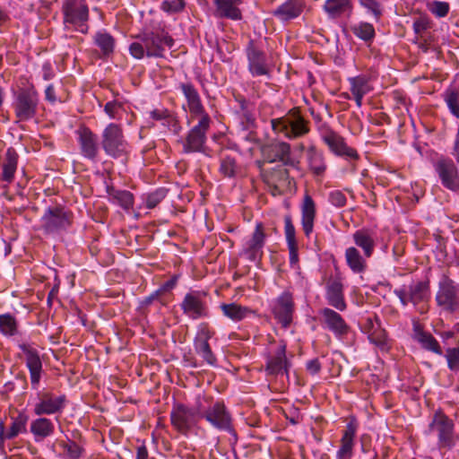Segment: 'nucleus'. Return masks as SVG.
<instances>
[{"label": "nucleus", "instance_id": "1", "mask_svg": "<svg viewBox=\"0 0 459 459\" xmlns=\"http://www.w3.org/2000/svg\"><path fill=\"white\" fill-rule=\"evenodd\" d=\"M137 41L129 47V52L133 57L142 59L148 57H162L166 48H172L174 39L165 30L148 31L139 34Z\"/></svg>", "mask_w": 459, "mask_h": 459}, {"label": "nucleus", "instance_id": "2", "mask_svg": "<svg viewBox=\"0 0 459 459\" xmlns=\"http://www.w3.org/2000/svg\"><path fill=\"white\" fill-rule=\"evenodd\" d=\"M204 402H207L204 394L195 397V408L184 404H175L170 412L171 425L184 436H187L197 425L198 420L204 411Z\"/></svg>", "mask_w": 459, "mask_h": 459}, {"label": "nucleus", "instance_id": "3", "mask_svg": "<svg viewBox=\"0 0 459 459\" xmlns=\"http://www.w3.org/2000/svg\"><path fill=\"white\" fill-rule=\"evenodd\" d=\"M271 126L276 134H281L288 139L301 137L309 131L305 119L295 110L281 117L272 119Z\"/></svg>", "mask_w": 459, "mask_h": 459}, {"label": "nucleus", "instance_id": "4", "mask_svg": "<svg viewBox=\"0 0 459 459\" xmlns=\"http://www.w3.org/2000/svg\"><path fill=\"white\" fill-rule=\"evenodd\" d=\"M39 98L33 84L18 90L14 94L13 109L19 121H28L36 116Z\"/></svg>", "mask_w": 459, "mask_h": 459}, {"label": "nucleus", "instance_id": "5", "mask_svg": "<svg viewBox=\"0 0 459 459\" xmlns=\"http://www.w3.org/2000/svg\"><path fill=\"white\" fill-rule=\"evenodd\" d=\"M63 13L66 29L72 26L81 33H87L89 8L85 0H65L63 4Z\"/></svg>", "mask_w": 459, "mask_h": 459}, {"label": "nucleus", "instance_id": "6", "mask_svg": "<svg viewBox=\"0 0 459 459\" xmlns=\"http://www.w3.org/2000/svg\"><path fill=\"white\" fill-rule=\"evenodd\" d=\"M207 402H204V411L201 418L205 419L213 428L221 431H226L236 437L232 418L225 404L221 402H216L210 404L211 398L207 397Z\"/></svg>", "mask_w": 459, "mask_h": 459}, {"label": "nucleus", "instance_id": "7", "mask_svg": "<svg viewBox=\"0 0 459 459\" xmlns=\"http://www.w3.org/2000/svg\"><path fill=\"white\" fill-rule=\"evenodd\" d=\"M429 430L437 436L440 448H452L456 443L455 423L441 411L434 413Z\"/></svg>", "mask_w": 459, "mask_h": 459}, {"label": "nucleus", "instance_id": "8", "mask_svg": "<svg viewBox=\"0 0 459 459\" xmlns=\"http://www.w3.org/2000/svg\"><path fill=\"white\" fill-rule=\"evenodd\" d=\"M101 146L107 155L118 158L126 153L127 142L119 125L110 123L102 132Z\"/></svg>", "mask_w": 459, "mask_h": 459}, {"label": "nucleus", "instance_id": "9", "mask_svg": "<svg viewBox=\"0 0 459 459\" xmlns=\"http://www.w3.org/2000/svg\"><path fill=\"white\" fill-rule=\"evenodd\" d=\"M66 396L49 391L38 392L32 411L36 416L61 414L66 406Z\"/></svg>", "mask_w": 459, "mask_h": 459}, {"label": "nucleus", "instance_id": "10", "mask_svg": "<svg viewBox=\"0 0 459 459\" xmlns=\"http://www.w3.org/2000/svg\"><path fill=\"white\" fill-rule=\"evenodd\" d=\"M436 302L448 313L459 311V285L448 277H443L438 284Z\"/></svg>", "mask_w": 459, "mask_h": 459}, {"label": "nucleus", "instance_id": "11", "mask_svg": "<svg viewBox=\"0 0 459 459\" xmlns=\"http://www.w3.org/2000/svg\"><path fill=\"white\" fill-rule=\"evenodd\" d=\"M214 331L207 323H202L197 326L196 334L194 338V349L203 360L212 367L218 366V359L212 351L209 341L213 337Z\"/></svg>", "mask_w": 459, "mask_h": 459}, {"label": "nucleus", "instance_id": "12", "mask_svg": "<svg viewBox=\"0 0 459 459\" xmlns=\"http://www.w3.org/2000/svg\"><path fill=\"white\" fill-rule=\"evenodd\" d=\"M433 167L444 187L453 192L459 191V169L451 159L441 157Z\"/></svg>", "mask_w": 459, "mask_h": 459}, {"label": "nucleus", "instance_id": "13", "mask_svg": "<svg viewBox=\"0 0 459 459\" xmlns=\"http://www.w3.org/2000/svg\"><path fill=\"white\" fill-rule=\"evenodd\" d=\"M394 293L403 307L409 303L417 306L428 300L430 295L429 285L426 281H418L409 286H402L395 289Z\"/></svg>", "mask_w": 459, "mask_h": 459}, {"label": "nucleus", "instance_id": "14", "mask_svg": "<svg viewBox=\"0 0 459 459\" xmlns=\"http://www.w3.org/2000/svg\"><path fill=\"white\" fill-rule=\"evenodd\" d=\"M211 118L209 115H204L196 126L187 134L183 144L184 152H202L206 142V133L210 128Z\"/></svg>", "mask_w": 459, "mask_h": 459}, {"label": "nucleus", "instance_id": "15", "mask_svg": "<svg viewBox=\"0 0 459 459\" xmlns=\"http://www.w3.org/2000/svg\"><path fill=\"white\" fill-rule=\"evenodd\" d=\"M19 348L24 355V362L30 372L31 387L38 390L43 375V365L39 351L27 343L19 344Z\"/></svg>", "mask_w": 459, "mask_h": 459}, {"label": "nucleus", "instance_id": "16", "mask_svg": "<svg viewBox=\"0 0 459 459\" xmlns=\"http://www.w3.org/2000/svg\"><path fill=\"white\" fill-rule=\"evenodd\" d=\"M205 292L193 290L186 294L180 307L183 313L193 320L209 316Z\"/></svg>", "mask_w": 459, "mask_h": 459}, {"label": "nucleus", "instance_id": "17", "mask_svg": "<svg viewBox=\"0 0 459 459\" xmlns=\"http://www.w3.org/2000/svg\"><path fill=\"white\" fill-rule=\"evenodd\" d=\"M71 224L70 214L60 207L48 208L41 218V227L48 234L59 233Z\"/></svg>", "mask_w": 459, "mask_h": 459}, {"label": "nucleus", "instance_id": "18", "mask_svg": "<svg viewBox=\"0 0 459 459\" xmlns=\"http://www.w3.org/2000/svg\"><path fill=\"white\" fill-rule=\"evenodd\" d=\"M290 362L286 356V343L281 342L273 345L266 358V372L269 375L288 374Z\"/></svg>", "mask_w": 459, "mask_h": 459}, {"label": "nucleus", "instance_id": "19", "mask_svg": "<svg viewBox=\"0 0 459 459\" xmlns=\"http://www.w3.org/2000/svg\"><path fill=\"white\" fill-rule=\"evenodd\" d=\"M294 310L293 294L290 290H284L273 300V314L283 327H288L292 322Z\"/></svg>", "mask_w": 459, "mask_h": 459}, {"label": "nucleus", "instance_id": "20", "mask_svg": "<svg viewBox=\"0 0 459 459\" xmlns=\"http://www.w3.org/2000/svg\"><path fill=\"white\" fill-rule=\"evenodd\" d=\"M321 137L330 151L336 156L344 157L350 160L359 159L357 151L348 146L344 138L336 132L327 129L322 134Z\"/></svg>", "mask_w": 459, "mask_h": 459}, {"label": "nucleus", "instance_id": "21", "mask_svg": "<svg viewBox=\"0 0 459 459\" xmlns=\"http://www.w3.org/2000/svg\"><path fill=\"white\" fill-rule=\"evenodd\" d=\"M264 241L265 233L262 223L258 222L252 236L244 240L241 254L250 261L257 260L263 255Z\"/></svg>", "mask_w": 459, "mask_h": 459}, {"label": "nucleus", "instance_id": "22", "mask_svg": "<svg viewBox=\"0 0 459 459\" xmlns=\"http://www.w3.org/2000/svg\"><path fill=\"white\" fill-rule=\"evenodd\" d=\"M319 315L324 328L332 332L336 338L340 339L348 333L350 326L342 316L333 309L324 307L319 311Z\"/></svg>", "mask_w": 459, "mask_h": 459}, {"label": "nucleus", "instance_id": "23", "mask_svg": "<svg viewBox=\"0 0 459 459\" xmlns=\"http://www.w3.org/2000/svg\"><path fill=\"white\" fill-rule=\"evenodd\" d=\"M358 422L351 418L342 432L340 447L336 452V459H351L354 454L355 438L358 431Z\"/></svg>", "mask_w": 459, "mask_h": 459}, {"label": "nucleus", "instance_id": "24", "mask_svg": "<svg viewBox=\"0 0 459 459\" xmlns=\"http://www.w3.org/2000/svg\"><path fill=\"white\" fill-rule=\"evenodd\" d=\"M82 155L95 160L99 153L98 137L89 128L82 127L76 132Z\"/></svg>", "mask_w": 459, "mask_h": 459}, {"label": "nucleus", "instance_id": "25", "mask_svg": "<svg viewBox=\"0 0 459 459\" xmlns=\"http://www.w3.org/2000/svg\"><path fill=\"white\" fill-rule=\"evenodd\" d=\"M325 299L329 306L344 311L347 304L344 299L343 284L339 278L330 279L325 286Z\"/></svg>", "mask_w": 459, "mask_h": 459}, {"label": "nucleus", "instance_id": "26", "mask_svg": "<svg viewBox=\"0 0 459 459\" xmlns=\"http://www.w3.org/2000/svg\"><path fill=\"white\" fill-rule=\"evenodd\" d=\"M356 247H359L366 257H371L377 246V234L372 230L362 228L352 234Z\"/></svg>", "mask_w": 459, "mask_h": 459}, {"label": "nucleus", "instance_id": "27", "mask_svg": "<svg viewBox=\"0 0 459 459\" xmlns=\"http://www.w3.org/2000/svg\"><path fill=\"white\" fill-rule=\"evenodd\" d=\"M216 7L215 15L219 18L239 21L242 19V12L239 5L245 0H212Z\"/></svg>", "mask_w": 459, "mask_h": 459}, {"label": "nucleus", "instance_id": "28", "mask_svg": "<svg viewBox=\"0 0 459 459\" xmlns=\"http://www.w3.org/2000/svg\"><path fill=\"white\" fill-rule=\"evenodd\" d=\"M304 0H287L275 10L273 14L281 22H287L298 18L305 8Z\"/></svg>", "mask_w": 459, "mask_h": 459}, {"label": "nucleus", "instance_id": "29", "mask_svg": "<svg viewBox=\"0 0 459 459\" xmlns=\"http://www.w3.org/2000/svg\"><path fill=\"white\" fill-rule=\"evenodd\" d=\"M248 59V70L253 76L266 75L269 73L265 54L256 48L254 45H250L247 50Z\"/></svg>", "mask_w": 459, "mask_h": 459}, {"label": "nucleus", "instance_id": "30", "mask_svg": "<svg viewBox=\"0 0 459 459\" xmlns=\"http://www.w3.org/2000/svg\"><path fill=\"white\" fill-rule=\"evenodd\" d=\"M301 226L304 234L309 238L314 230V223L316 214V204L309 195H305L300 207Z\"/></svg>", "mask_w": 459, "mask_h": 459}, {"label": "nucleus", "instance_id": "31", "mask_svg": "<svg viewBox=\"0 0 459 459\" xmlns=\"http://www.w3.org/2000/svg\"><path fill=\"white\" fill-rule=\"evenodd\" d=\"M180 89L187 100L189 111L193 117H203L208 115L201 102V99L197 90L191 83H181Z\"/></svg>", "mask_w": 459, "mask_h": 459}, {"label": "nucleus", "instance_id": "32", "mask_svg": "<svg viewBox=\"0 0 459 459\" xmlns=\"http://www.w3.org/2000/svg\"><path fill=\"white\" fill-rule=\"evenodd\" d=\"M30 431L34 437V441L40 442L54 434L55 425L50 419L38 416L30 422Z\"/></svg>", "mask_w": 459, "mask_h": 459}, {"label": "nucleus", "instance_id": "33", "mask_svg": "<svg viewBox=\"0 0 459 459\" xmlns=\"http://www.w3.org/2000/svg\"><path fill=\"white\" fill-rule=\"evenodd\" d=\"M323 9L330 19L349 17L353 9L352 0H325Z\"/></svg>", "mask_w": 459, "mask_h": 459}, {"label": "nucleus", "instance_id": "34", "mask_svg": "<svg viewBox=\"0 0 459 459\" xmlns=\"http://www.w3.org/2000/svg\"><path fill=\"white\" fill-rule=\"evenodd\" d=\"M348 81L356 105L360 108L362 106L363 97L372 90L368 78L365 75H358L349 78Z\"/></svg>", "mask_w": 459, "mask_h": 459}, {"label": "nucleus", "instance_id": "35", "mask_svg": "<svg viewBox=\"0 0 459 459\" xmlns=\"http://www.w3.org/2000/svg\"><path fill=\"white\" fill-rule=\"evenodd\" d=\"M413 339L418 342L423 349L437 355H442L439 342L432 334L424 332L419 324L413 325Z\"/></svg>", "mask_w": 459, "mask_h": 459}, {"label": "nucleus", "instance_id": "36", "mask_svg": "<svg viewBox=\"0 0 459 459\" xmlns=\"http://www.w3.org/2000/svg\"><path fill=\"white\" fill-rule=\"evenodd\" d=\"M368 258L356 247H349L345 250L346 264L354 273H361L366 271Z\"/></svg>", "mask_w": 459, "mask_h": 459}, {"label": "nucleus", "instance_id": "37", "mask_svg": "<svg viewBox=\"0 0 459 459\" xmlns=\"http://www.w3.org/2000/svg\"><path fill=\"white\" fill-rule=\"evenodd\" d=\"M108 195L109 202L119 205L125 211H129L134 206V195L127 190L110 188L108 189Z\"/></svg>", "mask_w": 459, "mask_h": 459}, {"label": "nucleus", "instance_id": "38", "mask_svg": "<svg viewBox=\"0 0 459 459\" xmlns=\"http://www.w3.org/2000/svg\"><path fill=\"white\" fill-rule=\"evenodd\" d=\"M149 117L152 120L159 121L160 124L178 134L180 126L174 116L167 108H155L149 112Z\"/></svg>", "mask_w": 459, "mask_h": 459}, {"label": "nucleus", "instance_id": "39", "mask_svg": "<svg viewBox=\"0 0 459 459\" xmlns=\"http://www.w3.org/2000/svg\"><path fill=\"white\" fill-rule=\"evenodd\" d=\"M220 307L223 316L234 322H239L252 313V310L247 307H244L237 303H222Z\"/></svg>", "mask_w": 459, "mask_h": 459}, {"label": "nucleus", "instance_id": "40", "mask_svg": "<svg viewBox=\"0 0 459 459\" xmlns=\"http://www.w3.org/2000/svg\"><path fill=\"white\" fill-rule=\"evenodd\" d=\"M18 157L14 151L9 149L6 152L5 159L3 163L2 179L7 183L13 180L17 169Z\"/></svg>", "mask_w": 459, "mask_h": 459}, {"label": "nucleus", "instance_id": "41", "mask_svg": "<svg viewBox=\"0 0 459 459\" xmlns=\"http://www.w3.org/2000/svg\"><path fill=\"white\" fill-rule=\"evenodd\" d=\"M28 420L29 417L23 412H20L16 417L12 418L10 429L4 434V437L13 439L19 434L26 433Z\"/></svg>", "mask_w": 459, "mask_h": 459}, {"label": "nucleus", "instance_id": "42", "mask_svg": "<svg viewBox=\"0 0 459 459\" xmlns=\"http://www.w3.org/2000/svg\"><path fill=\"white\" fill-rule=\"evenodd\" d=\"M273 152V155L271 157L267 155V160L269 162H274L276 160H284L289 158L290 153V146L289 143L284 142H277L269 145L264 152Z\"/></svg>", "mask_w": 459, "mask_h": 459}, {"label": "nucleus", "instance_id": "43", "mask_svg": "<svg viewBox=\"0 0 459 459\" xmlns=\"http://www.w3.org/2000/svg\"><path fill=\"white\" fill-rule=\"evenodd\" d=\"M18 333V322L10 313L0 315V333L11 337Z\"/></svg>", "mask_w": 459, "mask_h": 459}, {"label": "nucleus", "instance_id": "44", "mask_svg": "<svg viewBox=\"0 0 459 459\" xmlns=\"http://www.w3.org/2000/svg\"><path fill=\"white\" fill-rule=\"evenodd\" d=\"M94 43L100 48L104 56H108L114 51L115 40L106 31H98L94 36Z\"/></svg>", "mask_w": 459, "mask_h": 459}, {"label": "nucleus", "instance_id": "45", "mask_svg": "<svg viewBox=\"0 0 459 459\" xmlns=\"http://www.w3.org/2000/svg\"><path fill=\"white\" fill-rule=\"evenodd\" d=\"M308 162L311 170L316 176H321L325 171L326 165L324 155L315 148H310L308 150Z\"/></svg>", "mask_w": 459, "mask_h": 459}, {"label": "nucleus", "instance_id": "46", "mask_svg": "<svg viewBox=\"0 0 459 459\" xmlns=\"http://www.w3.org/2000/svg\"><path fill=\"white\" fill-rule=\"evenodd\" d=\"M239 167L236 159L228 154H222L221 157L220 172L226 178H234L238 172Z\"/></svg>", "mask_w": 459, "mask_h": 459}, {"label": "nucleus", "instance_id": "47", "mask_svg": "<svg viewBox=\"0 0 459 459\" xmlns=\"http://www.w3.org/2000/svg\"><path fill=\"white\" fill-rule=\"evenodd\" d=\"M359 5L365 9L366 13L373 17L375 22H378L384 12L383 5L377 0H358Z\"/></svg>", "mask_w": 459, "mask_h": 459}, {"label": "nucleus", "instance_id": "48", "mask_svg": "<svg viewBox=\"0 0 459 459\" xmlns=\"http://www.w3.org/2000/svg\"><path fill=\"white\" fill-rule=\"evenodd\" d=\"M351 30L357 38L364 41H369L375 37L374 26L369 22H360L353 25Z\"/></svg>", "mask_w": 459, "mask_h": 459}, {"label": "nucleus", "instance_id": "49", "mask_svg": "<svg viewBox=\"0 0 459 459\" xmlns=\"http://www.w3.org/2000/svg\"><path fill=\"white\" fill-rule=\"evenodd\" d=\"M444 100L449 111L455 117H459V91L455 88H448L444 92Z\"/></svg>", "mask_w": 459, "mask_h": 459}, {"label": "nucleus", "instance_id": "50", "mask_svg": "<svg viewBox=\"0 0 459 459\" xmlns=\"http://www.w3.org/2000/svg\"><path fill=\"white\" fill-rule=\"evenodd\" d=\"M284 234L287 247L299 246L296 238V230L290 215L284 217Z\"/></svg>", "mask_w": 459, "mask_h": 459}, {"label": "nucleus", "instance_id": "51", "mask_svg": "<svg viewBox=\"0 0 459 459\" xmlns=\"http://www.w3.org/2000/svg\"><path fill=\"white\" fill-rule=\"evenodd\" d=\"M428 10L436 17L443 18L449 13V4L443 1H432L427 4Z\"/></svg>", "mask_w": 459, "mask_h": 459}, {"label": "nucleus", "instance_id": "52", "mask_svg": "<svg viewBox=\"0 0 459 459\" xmlns=\"http://www.w3.org/2000/svg\"><path fill=\"white\" fill-rule=\"evenodd\" d=\"M445 358L447 368L453 372H459V347L446 349Z\"/></svg>", "mask_w": 459, "mask_h": 459}, {"label": "nucleus", "instance_id": "53", "mask_svg": "<svg viewBox=\"0 0 459 459\" xmlns=\"http://www.w3.org/2000/svg\"><path fill=\"white\" fill-rule=\"evenodd\" d=\"M167 195V190L164 188H159L154 192L148 194L145 197V205L148 209H153L156 207Z\"/></svg>", "mask_w": 459, "mask_h": 459}, {"label": "nucleus", "instance_id": "54", "mask_svg": "<svg viewBox=\"0 0 459 459\" xmlns=\"http://www.w3.org/2000/svg\"><path fill=\"white\" fill-rule=\"evenodd\" d=\"M186 3L184 0H164L160 8L167 13L173 14L184 10Z\"/></svg>", "mask_w": 459, "mask_h": 459}, {"label": "nucleus", "instance_id": "55", "mask_svg": "<svg viewBox=\"0 0 459 459\" xmlns=\"http://www.w3.org/2000/svg\"><path fill=\"white\" fill-rule=\"evenodd\" d=\"M328 201L332 205L341 208L346 204L347 198L341 190H333L329 193Z\"/></svg>", "mask_w": 459, "mask_h": 459}, {"label": "nucleus", "instance_id": "56", "mask_svg": "<svg viewBox=\"0 0 459 459\" xmlns=\"http://www.w3.org/2000/svg\"><path fill=\"white\" fill-rule=\"evenodd\" d=\"M430 26L429 18L422 16L415 20L412 25L413 31L417 35H420L422 32L427 30Z\"/></svg>", "mask_w": 459, "mask_h": 459}, {"label": "nucleus", "instance_id": "57", "mask_svg": "<svg viewBox=\"0 0 459 459\" xmlns=\"http://www.w3.org/2000/svg\"><path fill=\"white\" fill-rule=\"evenodd\" d=\"M368 339L372 343L376 344L382 350L387 348V339L384 332L371 333L368 335Z\"/></svg>", "mask_w": 459, "mask_h": 459}, {"label": "nucleus", "instance_id": "58", "mask_svg": "<svg viewBox=\"0 0 459 459\" xmlns=\"http://www.w3.org/2000/svg\"><path fill=\"white\" fill-rule=\"evenodd\" d=\"M290 264L292 268H299V246L288 247Z\"/></svg>", "mask_w": 459, "mask_h": 459}, {"label": "nucleus", "instance_id": "59", "mask_svg": "<svg viewBox=\"0 0 459 459\" xmlns=\"http://www.w3.org/2000/svg\"><path fill=\"white\" fill-rule=\"evenodd\" d=\"M241 123L243 125L244 129L249 130L255 125V117L250 112L244 111Z\"/></svg>", "mask_w": 459, "mask_h": 459}, {"label": "nucleus", "instance_id": "60", "mask_svg": "<svg viewBox=\"0 0 459 459\" xmlns=\"http://www.w3.org/2000/svg\"><path fill=\"white\" fill-rule=\"evenodd\" d=\"M119 108H120L119 104H117L116 102L109 101L105 105L104 110L107 113V115L109 117V118L114 119L117 117V112Z\"/></svg>", "mask_w": 459, "mask_h": 459}, {"label": "nucleus", "instance_id": "61", "mask_svg": "<svg viewBox=\"0 0 459 459\" xmlns=\"http://www.w3.org/2000/svg\"><path fill=\"white\" fill-rule=\"evenodd\" d=\"M307 370L311 375L317 374L321 369V364L318 360V359H313L311 360H308L306 364Z\"/></svg>", "mask_w": 459, "mask_h": 459}, {"label": "nucleus", "instance_id": "62", "mask_svg": "<svg viewBox=\"0 0 459 459\" xmlns=\"http://www.w3.org/2000/svg\"><path fill=\"white\" fill-rule=\"evenodd\" d=\"M52 65L49 62H46L42 65V77L45 81H49L54 77Z\"/></svg>", "mask_w": 459, "mask_h": 459}, {"label": "nucleus", "instance_id": "63", "mask_svg": "<svg viewBox=\"0 0 459 459\" xmlns=\"http://www.w3.org/2000/svg\"><path fill=\"white\" fill-rule=\"evenodd\" d=\"M45 99L50 102L55 103L56 100L55 88L53 84H48L45 90Z\"/></svg>", "mask_w": 459, "mask_h": 459}, {"label": "nucleus", "instance_id": "64", "mask_svg": "<svg viewBox=\"0 0 459 459\" xmlns=\"http://www.w3.org/2000/svg\"><path fill=\"white\" fill-rule=\"evenodd\" d=\"M177 281H178V277L177 276L172 277L170 280L167 281L166 282H164L161 285L160 290L168 291V290L174 289L177 284Z\"/></svg>", "mask_w": 459, "mask_h": 459}]
</instances>
